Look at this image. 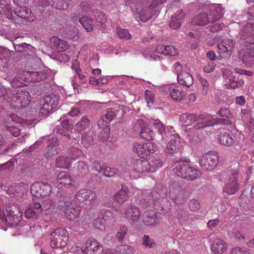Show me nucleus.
<instances>
[{
	"label": "nucleus",
	"instance_id": "nucleus-31",
	"mask_svg": "<svg viewBox=\"0 0 254 254\" xmlns=\"http://www.w3.org/2000/svg\"><path fill=\"white\" fill-rule=\"evenodd\" d=\"M177 80L180 84L187 88L190 87L193 83L192 77L187 72H183L182 74H179Z\"/></svg>",
	"mask_w": 254,
	"mask_h": 254
},
{
	"label": "nucleus",
	"instance_id": "nucleus-1",
	"mask_svg": "<svg viewBox=\"0 0 254 254\" xmlns=\"http://www.w3.org/2000/svg\"><path fill=\"white\" fill-rule=\"evenodd\" d=\"M224 8L221 5L213 4L205 5L202 7L201 12L192 19L194 25L203 26L214 23L221 18L224 14Z\"/></svg>",
	"mask_w": 254,
	"mask_h": 254
},
{
	"label": "nucleus",
	"instance_id": "nucleus-59",
	"mask_svg": "<svg viewBox=\"0 0 254 254\" xmlns=\"http://www.w3.org/2000/svg\"><path fill=\"white\" fill-rule=\"evenodd\" d=\"M118 172V171L117 169L106 166L102 173L106 177H111L117 174Z\"/></svg>",
	"mask_w": 254,
	"mask_h": 254
},
{
	"label": "nucleus",
	"instance_id": "nucleus-27",
	"mask_svg": "<svg viewBox=\"0 0 254 254\" xmlns=\"http://www.w3.org/2000/svg\"><path fill=\"white\" fill-rule=\"evenodd\" d=\"M128 198V188L126 186H122L121 189L114 195V200L119 204H122L126 202Z\"/></svg>",
	"mask_w": 254,
	"mask_h": 254
},
{
	"label": "nucleus",
	"instance_id": "nucleus-21",
	"mask_svg": "<svg viewBox=\"0 0 254 254\" xmlns=\"http://www.w3.org/2000/svg\"><path fill=\"white\" fill-rule=\"evenodd\" d=\"M235 45V41L230 39L223 40L218 45V52L223 54L227 52H231Z\"/></svg>",
	"mask_w": 254,
	"mask_h": 254
},
{
	"label": "nucleus",
	"instance_id": "nucleus-50",
	"mask_svg": "<svg viewBox=\"0 0 254 254\" xmlns=\"http://www.w3.org/2000/svg\"><path fill=\"white\" fill-rule=\"evenodd\" d=\"M142 245L146 248H151L155 246V243L153 239L150 238L148 235H145L142 238Z\"/></svg>",
	"mask_w": 254,
	"mask_h": 254
},
{
	"label": "nucleus",
	"instance_id": "nucleus-51",
	"mask_svg": "<svg viewBox=\"0 0 254 254\" xmlns=\"http://www.w3.org/2000/svg\"><path fill=\"white\" fill-rule=\"evenodd\" d=\"M170 95L174 100H180L183 97V93L182 91L173 88L170 89Z\"/></svg>",
	"mask_w": 254,
	"mask_h": 254
},
{
	"label": "nucleus",
	"instance_id": "nucleus-36",
	"mask_svg": "<svg viewBox=\"0 0 254 254\" xmlns=\"http://www.w3.org/2000/svg\"><path fill=\"white\" fill-rule=\"evenodd\" d=\"M4 122L5 125V130L6 132L9 133L11 135L14 137L19 136L20 134L21 129L19 125L17 126H15L11 123H6V121Z\"/></svg>",
	"mask_w": 254,
	"mask_h": 254
},
{
	"label": "nucleus",
	"instance_id": "nucleus-62",
	"mask_svg": "<svg viewBox=\"0 0 254 254\" xmlns=\"http://www.w3.org/2000/svg\"><path fill=\"white\" fill-rule=\"evenodd\" d=\"M106 166L101 160H96L93 163V167L98 172L102 173Z\"/></svg>",
	"mask_w": 254,
	"mask_h": 254
},
{
	"label": "nucleus",
	"instance_id": "nucleus-32",
	"mask_svg": "<svg viewBox=\"0 0 254 254\" xmlns=\"http://www.w3.org/2000/svg\"><path fill=\"white\" fill-rule=\"evenodd\" d=\"M179 174L180 176V177L188 180L196 179L201 175V173L200 171L189 166L188 168V171L187 173L183 172Z\"/></svg>",
	"mask_w": 254,
	"mask_h": 254
},
{
	"label": "nucleus",
	"instance_id": "nucleus-54",
	"mask_svg": "<svg viewBox=\"0 0 254 254\" xmlns=\"http://www.w3.org/2000/svg\"><path fill=\"white\" fill-rule=\"evenodd\" d=\"M21 74L20 76L14 77L11 80L10 84L11 86L14 88H18L20 87H23L25 85L23 81L25 80H22L21 79Z\"/></svg>",
	"mask_w": 254,
	"mask_h": 254
},
{
	"label": "nucleus",
	"instance_id": "nucleus-55",
	"mask_svg": "<svg viewBox=\"0 0 254 254\" xmlns=\"http://www.w3.org/2000/svg\"><path fill=\"white\" fill-rule=\"evenodd\" d=\"M52 107H50L48 103L44 102V103L39 109V113L42 116H46L52 112Z\"/></svg>",
	"mask_w": 254,
	"mask_h": 254
},
{
	"label": "nucleus",
	"instance_id": "nucleus-28",
	"mask_svg": "<svg viewBox=\"0 0 254 254\" xmlns=\"http://www.w3.org/2000/svg\"><path fill=\"white\" fill-rule=\"evenodd\" d=\"M219 142L224 145L229 146L234 143V139L230 135V131L225 128L220 129Z\"/></svg>",
	"mask_w": 254,
	"mask_h": 254
},
{
	"label": "nucleus",
	"instance_id": "nucleus-33",
	"mask_svg": "<svg viewBox=\"0 0 254 254\" xmlns=\"http://www.w3.org/2000/svg\"><path fill=\"white\" fill-rule=\"evenodd\" d=\"M79 21L84 29L88 32L92 31L96 27V22L87 16H84L79 19Z\"/></svg>",
	"mask_w": 254,
	"mask_h": 254
},
{
	"label": "nucleus",
	"instance_id": "nucleus-61",
	"mask_svg": "<svg viewBox=\"0 0 254 254\" xmlns=\"http://www.w3.org/2000/svg\"><path fill=\"white\" fill-rule=\"evenodd\" d=\"M230 254H251V253L246 248L236 247L231 250Z\"/></svg>",
	"mask_w": 254,
	"mask_h": 254
},
{
	"label": "nucleus",
	"instance_id": "nucleus-44",
	"mask_svg": "<svg viewBox=\"0 0 254 254\" xmlns=\"http://www.w3.org/2000/svg\"><path fill=\"white\" fill-rule=\"evenodd\" d=\"M189 165L185 164L183 162H179L176 167L173 169V172L177 176L180 177L179 174L185 172L187 173Z\"/></svg>",
	"mask_w": 254,
	"mask_h": 254
},
{
	"label": "nucleus",
	"instance_id": "nucleus-15",
	"mask_svg": "<svg viewBox=\"0 0 254 254\" xmlns=\"http://www.w3.org/2000/svg\"><path fill=\"white\" fill-rule=\"evenodd\" d=\"M125 215L128 222L132 223L137 222L139 220L141 212L137 207L132 204H129L126 206Z\"/></svg>",
	"mask_w": 254,
	"mask_h": 254
},
{
	"label": "nucleus",
	"instance_id": "nucleus-63",
	"mask_svg": "<svg viewBox=\"0 0 254 254\" xmlns=\"http://www.w3.org/2000/svg\"><path fill=\"white\" fill-rule=\"evenodd\" d=\"M198 79L202 86V93L203 95H206L208 90L209 84L205 79L201 77H199Z\"/></svg>",
	"mask_w": 254,
	"mask_h": 254
},
{
	"label": "nucleus",
	"instance_id": "nucleus-19",
	"mask_svg": "<svg viewBox=\"0 0 254 254\" xmlns=\"http://www.w3.org/2000/svg\"><path fill=\"white\" fill-rule=\"evenodd\" d=\"M137 124L140 126V135L142 138L146 139L148 141L153 139L155 134L153 130L145 126V123L142 120H138L137 121Z\"/></svg>",
	"mask_w": 254,
	"mask_h": 254
},
{
	"label": "nucleus",
	"instance_id": "nucleus-53",
	"mask_svg": "<svg viewBox=\"0 0 254 254\" xmlns=\"http://www.w3.org/2000/svg\"><path fill=\"white\" fill-rule=\"evenodd\" d=\"M76 75L79 78V81L80 85L84 87H86L87 85V83L88 81L87 73L86 72H83L82 71H81L76 73Z\"/></svg>",
	"mask_w": 254,
	"mask_h": 254
},
{
	"label": "nucleus",
	"instance_id": "nucleus-49",
	"mask_svg": "<svg viewBox=\"0 0 254 254\" xmlns=\"http://www.w3.org/2000/svg\"><path fill=\"white\" fill-rule=\"evenodd\" d=\"M144 147L146 150L147 157L150 154L154 153L157 149L156 146L154 143L149 141V140L144 143Z\"/></svg>",
	"mask_w": 254,
	"mask_h": 254
},
{
	"label": "nucleus",
	"instance_id": "nucleus-3",
	"mask_svg": "<svg viewBox=\"0 0 254 254\" xmlns=\"http://www.w3.org/2000/svg\"><path fill=\"white\" fill-rule=\"evenodd\" d=\"M77 254H115L113 250L103 247L95 239H88Z\"/></svg>",
	"mask_w": 254,
	"mask_h": 254
},
{
	"label": "nucleus",
	"instance_id": "nucleus-17",
	"mask_svg": "<svg viewBox=\"0 0 254 254\" xmlns=\"http://www.w3.org/2000/svg\"><path fill=\"white\" fill-rule=\"evenodd\" d=\"M140 161V163L142 166L141 171L142 172H154L157 168H158L162 166V160H153L151 162L152 164H150L148 160H138Z\"/></svg>",
	"mask_w": 254,
	"mask_h": 254
},
{
	"label": "nucleus",
	"instance_id": "nucleus-58",
	"mask_svg": "<svg viewBox=\"0 0 254 254\" xmlns=\"http://www.w3.org/2000/svg\"><path fill=\"white\" fill-rule=\"evenodd\" d=\"M188 205L189 209L192 211H197L200 208V203L196 199H191Z\"/></svg>",
	"mask_w": 254,
	"mask_h": 254
},
{
	"label": "nucleus",
	"instance_id": "nucleus-45",
	"mask_svg": "<svg viewBox=\"0 0 254 254\" xmlns=\"http://www.w3.org/2000/svg\"><path fill=\"white\" fill-rule=\"evenodd\" d=\"M69 1L68 0H55L53 1V6H55L58 9H65L69 5Z\"/></svg>",
	"mask_w": 254,
	"mask_h": 254
},
{
	"label": "nucleus",
	"instance_id": "nucleus-12",
	"mask_svg": "<svg viewBox=\"0 0 254 254\" xmlns=\"http://www.w3.org/2000/svg\"><path fill=\"white\" fill-rule=\"evenodd\" d=\"M13 19L22 23L26 21H33L35 19V16L30 9L26 7H20L18 11H12Z\"/></svg>",
	"mask_w": 254,
	"mask_h": 254
},
{
	"label": "nucleus",
	"instance_id": "nucleus-16",
	"mask_svg": "<svg viewBox=\"0 0 254 254\" xmlns=\"http://www.w3.org/2000/svg\"><path fill=\"white\" fill-rule=\"evenodd\" d=\"M240 38L247 43L254 44V23H248L240 33Z\"/></svg>",
	"mask_w": 254,
	"mask_h": 254
},
{
	"label": "nucleus",
	"instance_id": "nucleus-64",
	"mask_svg": "<svg viewBox=\"0 0 254 254\" xmlns=\"http://www.w3.org/2000/svg\"><path fill=\"white\" fill-rule=\"evenodd\" d=\"M118 249L122 254H129L133 252V248L127 245H121L119 246Z\"/></svg>",
	"mask_w": 254,
	"mask_h": 254
},
{
	"label": "nucleus",
	"instance_id": "nucleus-60",
	"mask_svg": "<svg viewBox=\"0 0 254 254\" xmlns=\"http://www.w3.org/2000/svg\"><path fill=\"white\" fill-rule=\"evenodd\" d=\"M93 224L96 228L103 230L105 229V221L100 217H98L95 219L93 221Z\"/></svg>",
	"mask_w": 254,
	"mask_h": 254
},
{
	"label": "nucleus",
	"instance_id": "nucleus-4",
	"mask_svg": "<svg viewBox=\"0 0 254 254\" xmlns=\"http://www.w3.org/2000/svg\"><path fill=\"white\" fill-rule=\"evenodd\" d=\"M206 115H201L197 116L196 114L190 113H184L180 117V120L183 124H189L191 122H198L194 125V128H199L209 127L211 123L209 122L210 117Z\"/></svg>",
	"mask_w": 254,
	"mask_h": 254
},
{
	"label": "nucleus",
	"instance_id": "nucleus-38",
	"mask_svg": "<svg viewBox=\"0 0 254 254\" xmlns=\"http://www.w3.org/2000/svg\"><path fill=\"white\" fill-rule=\"evenodd\" d=\"M132 151L136 153L141 159L147 158L144 147V143L142 144L137 142H134L132 145Z\"/></svg>",
	"mask_w": 254,
	"mask_h": 254
},
{
	"label": "nucleus",
	"instance_id": "nucleus-23",
	"mask_svg": "<svg viewBox=\"0 0 254 254\" xmlns=\"http://www.w3.org/2000/svg\"><path fill=\"white\" fill-rule=\"evenodd\" d=\"M11 5L4 0H0V16L9 20L13 19Z\"/></svg>",
	"mask_w": 254,
	"mask_h": 254
},
{
	"label": "nucleus",
	"instance_id": "nucleus-41",
	"mask_svg": "<svg viewBox=\"0 0 254 254\" xmlns=\"http://www.w3.org/2000/svg\"><path fill=\"white\" fill-rule=\"evenodd\" d=\"M81 143L85 148H88L94 143L93 133L90 131L85 132L81 137Z\"/></svg>",
	"mask_w": 254,
	"mask_h": 254
},
{
	"label": "nucleus",
	"instance_id": "nucleus-20",
	"mask_svg": "<svg viewBox=\"0 0 254 254\" xmlns=\"http://www.w3.org/2000/svg\"><path fill=\"white\" fill-rule=\"evenodd\" d=\"M50 46L53 50L60 52L65 50L68 45L66 41L56 36H53L50 39Z\"/></svg>",
	"mask_w": 254,
	"mask_h": 254
},
{
	"label": "nucleus",
	"instance_id": "nucleus-40",
	"mask_svg": "<svg viewBox=\"0 0 254 254\" xmlns=\"http://www.w3.org/2000/svg\"><path fill=\"white\" fill-rule=\"evenodd\" d=\"M218 160H200L199 164L206 171H211L218 164Z\"/></svg>",
	"mask_w": 254,
	"mask_h": 254
},
{
	"label": "nucleus",
	"instance_id": "nucleus-42",
	"mask_svg": "<svg viewBox=\"0 0 254 254\" xmlns=\"http://www.w3.org/2000/svg\"><path fill=\"white\" fill-rule=\"evenodd\" d=\"M166 194H164L163 196H161L159 195V197H157V196H155L154 197V196H152V201L153 202L154 205H157L159 204L160 205L161 208L162 209H164V207H165L164 205L162 203L163 202L166 203V205L168 208H169V202L167 201V199L166 198Z\"/></svg>",
	"mask_w": 254,
	"mask_h": 254
},
{
	"label": "nucleus",
	"instance_id": "nucleus-5",
	"mask_svg": "<svg viewBox=\"0 0 254 254\" xmlns=\"http://www.w3.org/2000/svg\"><path fill=\"white\" fill-rule=\"evenodd\" d=\"M167 0H154L149 7H146L138 12V17L141 21L146 22L153 16L156 17L160 11V6Z\"/></svg>",
	"mask_w": 254,
	"mask_h": 254
},
{
	"label": "nucleus",
	"instance_id": "nucleus-25",
	"mask_svg": "<svg viewBox=\"0 0 254 254\" xmlns=\"http://www.w3.org/2000/svg\"><path fill=\"white\" fill-rule=\"evenodd\" d=\"M59 145V140L57 138H53L49 141L48 150L45 154L47 159L53 157L58 154Z\"/></svg>",
	"mask_w": 254,
	"mask_h": 254
},
{
	"label": "nucleus",
	"instance_id": "nucleus-46",
	"mask_svg": "<svg viewBox=\"0 0 254 254\" xmlns=\"http://www.w3.org/2000/svg\"><path fill=\"white\" fill-rule=\"evenodd\" d=\"M116 116L115 110L112 108H108L106 110V113L102 118L103 122L105 121L106 123H109L113 120Z\"/></svg>",
	"mask_w": 254,
	"mask_h": 254
},
{
	"label": "nucleus",
	"instance_id": "nucleus-18",
	"mask_svg": "<svg viewBox=\"0 0 254 254\" xmlns=\"http://www.w3.org/2000/svg\"><path fill=\"white\" fill-rule=\"evenodd\" d=\"M41 212V204L39 202H34L32 206L25 210V216L27 219H36Z\"/></svg>",
	"mask_w": 254,
	"mask_h": 254
},
{
	"label": "nucleus",
	"instance_id": "nucleus-22",
	"mask_svg": "<svg viewBox=\"0 0 254 254\" xmlns=\"http://www.w3.org/2000/svg\"><path fill=\"white\" fill-rule=\"evenodd\" d=\"M227 244L220 238L215 239L211 246L212 252L218 254L224 253L227 250Z\"/></svg>",
	"mask_w": 254,
	"mask_h": 254
},
{
	"label": "nucleus",
	"instance_id": "nucleus-9",
	"mask_svg": "<svg viewBox=\"0 0 254 254\" xmlns=\"http://www.w3.org/2000/svg\"><path fill=\"white\" fill-rule=\"evenodd\" d=\"M75 197L78 201L84 202L85 204L92 206L96 198V195L92 190L81 189L76 192Z\"/></svg>",
	"mask_w": 254,
	"mask_h": 254
},
{
	"label": "nucleus",
	"instance_id": "nucleus-57",
	"mask_svg": "<svg viewBox=\"0 0 254 254\" xmlns=\"http://www.w3.org/2000/svg\"><path fill=\"white\" fill-rule=\"evenodd\" d=\"M86 157V155L81 150L76 148L72 149L71 159H78L85 158Z\"/></svg>",
	"mask_w": 254,
	"mask_h": 254
},
{
	"label": "nucleus",
	"instance_id": "nucleus-39",
	"mask_svg": "<svg viewBox=\"0 0 254 254\" xmlns=\"http://www.w3.org/2000/svg\"><path fill=\"white\" fill-rule=\"evenodd\" d=\"M90 123V120L87 117L83 116L80 121L75 125L74 129L78 132L81 131L89 127Z\"/></svg>",
	"mask_w": 254,
	"mask_h": 254
},
{
	"label": "nucleus",
	"instance_id": "nucleus-11",
	"mask_svg": "<svg viewBox=\"0 0 254 254\" xmlns=\"http://www.w3.org/2000/svg\"><path fill=\"white\" fill-rule=\"evenodd\" d=\"M59 206L60 209L64 212L66 217L69 220L75 219L80 212L79 207H73L72 206L71 202L68 201L60 202Z\"/></svg>",
	"mask_w": 254,
	"mask_h": 254
},
{
	"label": "nucleus",
	"instance_id": "nucleus-56",
	"mask_svg": "<svg viewBox=\"0 0 254 254\" xmlns=\"http://www.w3.org/2000/svg\"><path fill=\"white\" fill-rule=\"evenodd\" d=\"M117 33L120 38L128 40L131 38V35L127 29H118Z\"/></svg>",
	"mask_w": 254,
	"mask_h": 254
},
{
	"label": "nucleus",
	"instance_id": "nucleus-14",
	"mask_svg": "<svg viewBox=\"0 0 254 254\" xmlns=\"http://www.w3.org/2000/svg\"><path fill=\"white\" fill-rule=\"evenodd\" d=\"M239 56L246 65L253 66L254 65V46L242 50L240 52Z\"/></svg>",
	"mask_w": 254,
	"mask_h": 254
},
{
	"label": "nucleus",
	"instance_id": "nucleus-26",
	"mask_svg": "<svg viewBox=\"0 0 254 254\" xmlns=\"http://www.w3.org/2000/svg\"><path fill=\"white\" fill-rule=\"evenodd\" d=\"M184 17L183 10L181 9H178L175 15L171 17L169 24L170 27L175 29L180 27Z\"/></svg>",
	"mask_w": 254,
	"mask_h": 254
},
{
	"label": "nucleus",
	"instance_id": "nucleus-43",
	"mask_svg": "<svg viewBox=\"0 0 254 254\" xmlns=\"http://www.w3.org/2000/svg\"><path fill=\"white\" fill-rule=\"evenodd\" d=\"M44 102L48 103L52 109L55 108L59 104L58 98L54 94L47 96L45 97Z\"/></svg>",
	"mask_w": 254,
	"mask_h": 254
},
{
	"label": "nucleus",
	"instance_id": "nucleus-13",
	"mask_svg": "<svg viewBox=\"0 0 254 254\" xmlns=\"http://www.w3.org/2000/svg\"><path fill=\"white\" fill-rule=\"evenodd\" d=\"M47 74L44 70L39 71H23L21 79L27 82H40L46 78Z\"/></svg>",
	"mask_w": 254,
	"mask_h": 254
},
{
	"label": "nucleus",
	"instance_id": "nucleus-47",
	"mask_svg": "<svg viewBox=\"0 0 254 254\" xmlns=\"http://www.w3.org/2000/svg\"><path fill=\"white\" fill-rule=\"evenodd\" d=\"M150 124H152L155 129H156L160 134L162 135L165 130L164 125L158 120H152L150 121Z\"/></svg>",
	"mask_w": 254,
	"mask_h": 254
},
{
	"label": "nucleus",
	"instance_id": "nucleus-35",
	"mask_svg": "<svg viewBox=\"0 0 254 254\" xmlns=\"http://www.w3.org/2000/svg\"><path fill=\"white\" fill-rule=\"evenodd\" d=\"M58 182L65 186H73L74 183L71 177L67 173L61 172L58 176Z\"/></svg>",
	"mask_w": 254,
	"mask_h": 254
},
{
	"label": "nucleus",
	"instance_id": "nucleus-34",
	"mask_svg": "<svg viewBox=\"0 0 254 254\" xmlns=\"http://www.w3.org/2000/svg\"><path fill=\"white\" fill-rule=\"evenodd\" d=\"M180 190L181 188L179 186L176 185L175 184H172L170 186L169 196L176 204H180L182 203L181 201L179 200Z\"/></svg>",
	"mask_w": 254,
	"mask_h": 254
},
{
	"label": "nucleus",
	"instance_id": "nucleus-2",
	"mask_svg": "<svg viewBox=\"0 0 254 254\" xmlns=\"http://www.w3.org/2000/svg\"><path fill=\"white\" fill-rule=\"evenodd\" d=\"M22 210L16 203L7 205L5 210H0V221L10 227L17 226L21 219Z\"/></svg>",
	"mask_w": 254,
	"mask_h": 254
},
{
	"label": "nucleus",
	"instance_id": "nucleus-10",
	"mask_svg": "<svg viewBox=\"0 0 254 254\" xmlns=\"http://www.w3.org/2000/svg\"><path fill=\"white\" fill-rule=\"evenodd\" d=\"M30 190L33 195L38 197L50 195L52 189L49 184L44 182H37L31 185Z\"/></svg>",
	"mask_w": 254,
	"mask_h": 254
},
{
	"label": "nucleus",
	"instance_id": "nucleus-24",
	"mask_svg": "<svg viewBox=\"0 0 254 254\" xmlns=\"http://www.w3.org/2000/svg\"><path fill=\"white\" fill-rule=\"evenodd\" d=\"M176 139H172L167 145L165 152L173 154L178 152L180 148V136L178 134H173Z\"/></svg>",
	"mask_w": 254,
	"mask_h": 254
},
{
	"label": "nucleus",
	"instance_id": "nucleus-37",
	"mask_svg": "<svg viewBox=\"0 0 254 254\" xmlns=\"http://www.w3.org/2000/svg\"><path fill=\"white\" fill-rule=\"evenodd\" d=\"M13 45L15 51L17 52H35V49L34 47L25 43H23L19 44H15L13 42Z\"/></svg>",
	"mask_w": 254,
	"mask_h": 254
},
{
	"label": "nucleus",
	"instance_id": "nucleus-6",
	"mask_svg": "<svg viewBox=\"0 0 254 254\" xmlns=\"http://www.w3.org/2000/svg\"><path fill=\"white\" fill-rule=\"evenodd\" d=\"M50 245L52 248L64 247L68 241V234L66 230L63 228H57L52 231L49 235Z\"/></svg>",
	"mask_w": 254,
	"mask_h": 254
},
{
	"label": "nucleus",
	"instance_id": "nucleus-29",
	"mask_svg": "<svg viewBox=\"0 0 254 254\" xmlns=\"http://www.w3.org/2000/svg\"><path fill=\"white\" fill-rule=\"evenodd\" d=\"M143 221L147 226H152L159 222L157 216L153 211L145 212L143 215Z\"/></svg>",
	"mask_w": 254,
	"mask_h": 254
},
{
	"label": "nucleus",
	"instance_id": "nucleus-52",
	"mask_svg": "<svg viewBox=\"0 0 254 254\" xmlns=\"http://www.w3.org/2000/svg\"><path fill=\"white\" fill-rule=\"evenodd\" d=\"M110 128L108 126L104 127L99 134V138L102 141H106L109 137Z\"/></svg>",
	"mask_w": 254,
	"mask_h": 254
},
{
	"label": "nucleus",
	"instance_id": "nucleus-7",
	"mask_svg": "<svg viewBox=\"0 0 254 254\" xmlns=\"http://www.w3.org/2000/svg\"><path fill=\"white\" fill-rule=\"evenodd\" d=\"M30 96L29 92L27 91L18 90L15 95L10 97L8 102L13 104L14 108H19L20 107H25L30 103Z\"/></svg>",
	"mask_w": 254,
	"mask_h": 254
},
{
	"label": "nucleus",
	"instance_id": "nucleus-48",
	"mask_svg": "<svg viewBox=\"0 0 254 254\" xmlns=\"http://www.w3.org/2000/svg\"><path fill=\"white\" fill-rule=\"evenodd\" d=\"M244 83V81H238L235 79V78L233 76L231 77L229 79V84H226L227 88L235 89L237 88L241 87L243 86Z\"/></svg>",
	"mask_w": 254,
	"mask_h": 254
},
{
	"label": "nucleus",
	"instance_id": "nucleus-8",
	"mask_svg": "<svg viewBox=\"0 0 254 254\" xmlns=\"http://www.w3.org/2000/svg\"><path fill=\"white\" fill-rule=\"evenodd\" d=\"M238 171L237 170H233L231 174H230L223 189L224 191L227 194L229 195L234 194L238 190Z\"/></svg>",
	"mask_w": 254,
	"mask_h": 254
},
{
	"label": "nucleus",
	"instance_id": "nucleus-30",
	"mask_svg": "<svg viewBox=\"0 0 254 254\" xmlns=\"http://www.w3.org/2000/svg\"><path fill=\"white\" fill-rule=\"evenodd\" d=\"M156 51L158 53L169 56H175L178 54L177 49L172 45H159L156 48Z\"/></svg>",
	"mask_w": 254,
	"mask_h": 254
}]
</instances>
